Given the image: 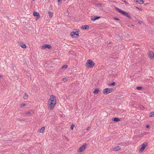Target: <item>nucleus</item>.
Segmentation results:
<instances>
[{"instance_id":"1","label":"nucleus","mask_w":154,"mask_h":154,"mask_svg":"<svg viewBox=\"0 0 154 154\" xmlns=\"http://www.w3.org/2000/svg\"><path fill=\"white\" fill-rule=\"evenodd\" d=\"M115 9L116 11H117L118 12L122 14L123 15L128 17L129 19L131 18V17H130V16L129 15V14H128L127 12L125 11H124L123 10H122L117 7H116L115 8Z\"/></svg>"},{"instance_id":"2","label":"nucleus","mask_w":154,"mask_h":154,"mask_svg":"<svg viewBox=\"0 0 154 154\" xmlns=\"http://www.w3.org/2000/svg\"><path fill=\"white\" fill-rule=\"evenodd\" d=\"M94 65V63L91 60H88L87 62L86 63V66L87 67L92 68Z\"/></svg>"},{"instance_id":"3","label":"nucleus","mask_w":154,"mask_h":154,"mask_svg":"<svg viewBox=\"0 0 154 154\" xmlns=\"http://www.w3.org/2000/svg\"><path fill=\"white\" fill-rule=\"evenodd\" d=\"M74 30H75V29ZM76 31L75 32H71L70 35L72 37L77 38L79 37V31L78 29H75Z\"/></svg>"},{"instance_id":"4","label":"nucleus","mask_w":154,"mask_h":154,"mask_svg":"<svg viewBox=\"0 0 154 154\" xmlns=\"http://www.w3.org/2000/svg\"><path fill=\"white\" fill-rule=\"evenodd\" d=\"M114 91L113 88H106L103 91V93L104 94H107Z\"/></svg>"},{"instance_id":"5","label":"nucleus","mask_w":154,"mask_h":154,"mask_svg":"<svg viewBox=\"0 0 154 154\" xmlns=\"http://www.w3.org/2000/svg\"><path fill=\"white\" fill-rule=\"evenodd\" d=\"M49 102H52L53 103H56V97L53 95H51L50 97V99L48 100Z\"/></svg>"},{"instance_id":"6","label":"nucleus","mask_w":154,"mask_h":154,"mask_svg":"<svg viewBox=\"0 0 154 154\" xmlns=\"http://www.w3.org/2000/svg\"><path fill=\"white\" fill-rule=\"evenodd\" d=\"M87 144L86 143H84L79 148L78 152H83L87 148Z\"/></svg>"},{"instance_id":"7","label":"nucleus","mask_w":154,"mask_h":154,"mask_svg":"<svg viewBox=\"0 0 154 154\" xmlns=\"http://www.w3.org/2000/svg\"><path fill=\"white\" fill-rule=\"evenodd\" d=\"M56 103H53L52 102H48V108L50 110H52L53 109Z\"/></svg>"},{"instance_id":"8","label":"nucleus","mask_w":154,"mask_h":154,"mask_svg":"<svg viewBox=\"0 0 154 154\" xmlns=\"http://www.w3.org/2000/svg\"><path fill=\"white\" fill-rule=\"evenodd\" d=\"M147 146V144L146 143L145 144H143L141 145V147L140 149V152H142L144 149H145V148Z\"/></svg>"},{"instance_id":"9","label":"nucleus","mask_w":154,"mask_h":154,"mask_svg":"<svg viewBox=\"0 0 154 154\" xmlns=\"http://www.w3.org/2000/svg\"><path fill=\"white\" fill-rule=\"evenodd\" d=\"M46 48L50 49L51 48V46L49 44H45L42 46V49H45Z\"/></svg>"},{"instance_id":"10","label":"nucleus","mask_w":154,"mask_h":154,"mask_svg":"<svg viewBox=\"0 0 154 154\" xmlns=\"http://www.w3.org/2000/svg\"><path fill=\"white\" fill-rule=\"evenodd\" d=\"M100 18V17L97 16H91V20L93 21H94L97 20H98Z\"/></svg>"},{"instance_id":"11","label":"nucleus","mask_w":154,"mask_h":154,"mask_svg":"<svg viewBox=\"0 0 154 154\" xmlns=\"http://www.w3.org/2000/svg\"><path fill=\"white\" fill-rule=\"evenodd\" d=\"M149 57L151 59L154 58V54L152 51H150L148 54Z\"/></svg>"},{"instance_id":"12","label":"nucleus","mask_w":154,"mask_h":154,"mask_svg":"<svg viewBox=\"0 0 154 154\" xmlns=\"http://www.w3.org/2000/svg\"><path fill=\"white\" fill-rule=\"evenodd\" d=\"M33 15L34 16H37V19H38L40 17V15L39 13L35 11L33 12Z\"/></svg>"},{"instance_id":"13","label":"nucleus","mask_w":154,"mask_h":154,"mask_svg":"<svg viewBox=\"0 0 154 154\" xmlns=\"http://www.w3.org/2000/svg\"><path fill=\"white\" fill-rule=\"evenodd\" d=\"M89 26L87 25H83L82 26L81 28L83 29H87L89 28Z\"/></svg>"},{"instance_id":"14","label":"nucleus","mask_w":154,"mask_h":154,"mask_svg":"<svg viewBox=\"0 0 154 154\" xmlns=\"http://www.w3.org/2000/svg\"><path fill=\"white\" fill-rule=\"evenodd\" d=\"M112 120L114 122H117L120 121V119L115 117L113 118H112Z\"/></svg>"},{"instance_id":"15","label":"nucleus","mask_w":154,"mask_h":154,"mask_svg":"<svg viewBox=\"0 0 154 154\" xmlns=\"http://www.w3.org/2000/svg\"><path fill=\"white\" fill-rule=\"evenodd\" d=\"M135 2H138L140 4H143L144 1L143 0H134Z\"/></svg>"},{"instance_id":"16","label":"nucleus","mask_w":154,"mask_h":154,"mask_svg":"<svg viewBox=\"0 0 154 154\" xmlns=\"http://www.w3.org/2000/svg\"><path fill=\"white\" fill-rule=\"evenodd\" d=\"M25 113L26 114L30 116V115H32L33 113V112L32 111H26Z\"/></svg>"},{"instance_id":"17","label":"nucleus","mask_w":154,"mask_h":154,"mask_svg":"<svg viewBox=\"0 0 154 154\" xmlns=\"http://www.w3.org/2000/svg\"><path fill=\"white\" fill-rule=\"evenodd\" d=\"M20 46L22 48H26L27 47L25 44L21 43L20 45Z\"/></svg>"},{"instance_id":"18","label":"nucleus","mask_w":154,"mask_h":154,"mask_svg":"<svg viewBox=\"0 0 154 154\" xmlns=\"http://www.w3.org/2000/svg\"><path fill=\"white\" fill-rule=\"evenodd\" d=\"M99 89L98 88H96L94 91L93 92L94 93V94H97L99 92Z\"/></svg>"},{"instance_id":"19","label":"nucleus","mask_w":154,"mask_h":154,"mask_svg":"<svg viewBox=\"0 0 154 154\" xmlns=\"http://www.w3.org/2000/svg\"><path fill=\"white\" fill-rule=\"evenodd\" d=\"M45 129V127H42L39 130V132L40 133H42L44 131Z\"/></svg>"},{"instance_id":"20","label":"nucleus","mask_w":154,"mask_h":154,"mask_svg":"<svg viewBox=\"0 0 154 154\" xmlns=\"http://www.w3.org/2000/svg\"><path fill=\"white\" fill-rule=\"evenodd\" d=\"M121 148L119 146H117L115 147L114 150L115 151H118Z\"/></svg>"},{"instance_id":"21","label":"nucleus","mask_w":154,"mask_h":154,"mask_svg":"<svg viewBox=\"0 0 154 154\" xmlns=\"http://www.w3.org/2000/svg\"><path fill=\"white\" fill-rule=\"evenodd\" d=\"M48 13H49V15L50 17L51 18V17H52L53 16V13L52 12H51L50 11H49L48 12Z\"/></svg>"},{"instance_id":"22","label":"nucleus","mask_w":154,"mask_h":154,"mask_svg":"<svg viewBox=\"0 0 154 154\" xmlns=\"http://www.w3.org/2000/svg\"><path fill=\"white\" fill-rule=\"evenodd\" d=\"M149 116L150 117L154 116V112H150Z\"/></svg>"},{"instance_id":"23","label":"nucleus","mask_w":154,"mask_h":154,"mask_svg":"<svg viewBox=\"0 0 154 154\" xmlns=\"http://www.w3.org/2000/svg\"><path fill=\"white\" fill-rule=\"evenodd\" d=\"M143 88V87H136V89L138 90H141Z\"/></svg>"},{"instance_id":"24","label":"nucleus","mask_w":154,"mask_h":154,"mask_svg":"<svg viewBox=\"0 0 154 154\" xmlns=\"http://www.w3.org/2000/svg\"><path fill=\"white\" fill-rule=\"evenodd\" d=\"M28 94L26 93H25L24 94V96L23 97L24 98V99H26L28 97Z\"/></svg>"},{"instance_id":"25","label":"nucleus","mask_w":154,"mask_h":154,"mask_svg":"<svg viewBox=\"0 0 154 154\" xmlns=\"http://www.w3.org/2000/svg\"><path fill=\"white\" fill-rule=\"evenodd\" d=\"M115 85V83L114 82H113L109 84V85H111V86H114Z\"/></svg>"},{"instance_id":"26","label":"nucleus","mask_w":154,"mask_h":154,"mask_svg":"<svg viewBox=\"0 0 154 154\" xmlns=\"http://www.w3.org/2000/svg\"><path fill=\"white\" fill-rule=\"evenodd\" d=\"M67 65H64L62 67V68L63 69H66L67 68Z\"/></svg>"},{"instance_id":"27","label":"nucleus","mask_w":154,"mask_h":154,"mask_svg":"<svg viewBox=\"0 0 154 154\" xmlns=\"http://www.w3.org/2000/svg\"><path fill=\"white\" fill-rule=\"evenodd\" d=\"M25 105H26V104L25 103H23L21 104V105L20 106V107H22L24 106H25Z\"/></svg>"},{"instance_id":"28","label":"nucleus","mask_w":154,"mask_h":154,"mask_svg":"<svg viewBox=\"0 0 154 154\" xmlns=\"http://www.w3.org/2000/svg\"><path fill=\"white\" fill-rule=\"evenodd\" d=\"M74 127V125H71L70 127V129L72 130Z\"/></svg>"},{"instance_id":"29","label":"nucleus","mask_w":154,"mask_h":154,"mask_svg":"<svg viewBox=\"0 0 154 154\" xmlns=\"http://www.w3.org/2000/svg\"><path fill=\"white\" fill-rule=\"evenodd\" d=\"M67 78H64L63 79V80L64 82H65L67 80Z\"/></svg>"},{"instance_id":"30","label":"nucleus","mask_w":154,"mask_h":154,"mask_svg":"<svg viewBox=\"0 0 154 154\" xmlns=\"http://www.w3.org/2000/svg\"><path fill=\"white\" fill-rule=\"evenodd\" d=\"M137 21L138 22V23L139 24H142V21H140L139 20H137Z\"/></svg>"},{"instance_id":"31","label":"nucleus","mask_w":154,"mask_h":154,"mask_svg":"<svg viewBox=\"0 0 154 154\" xmlns=\"http://www.w3.org/2000/svg\"><path fill=\"white\" fill-rule=\"evenodd\" d=\"M136 8L137 9H138L139 10H142V9H141V8H139V7H136Z\"/></svg>"},{"instance_id":"32","label":"nucleus","mask_w":154,"mask_h":154,"mask_svg":"<svg viewBox=\"0 0 154 154\" xmlns=\"http://www.w3.org/2000/svg\"><path fill=\"white\" fill-rule=\"evenodd\" d=\"M146 127L147 128H149L150 127V126L149 125H146Z\"/></svg>"},{"instance_id":"33","label":"nucleus","mask_w":154,"mask_h":154,"mask_svg":"<svg viewBox=\"0 0 154 154\" xmlns=\"http://www.w3.org/2000/svg\"><path fill=\"white\" fill-rule=\"evenodd\" d=\"M114 19L116 20H119V19L118 18H117L115 17V18H114Z\"/></svg>"},{"instance_id":"34","label":"nucleus","mask_w":154,"mask_h":154,"mask_svg":"<svg viewBox=\"0 0 154 154\" xmlns=\"http://www.w3.org/2000/svg\"><path fill=\"white\" fill-rule=\"evenodd\" d=\"M90 127H88L87 128L86 130H87V131H88L89 130H90Z\"/></svg>"},{"instance_id":"35","label":"nucleus","mask_w":154,"mask_h":154,"mask_svg":"<svg viewBox=\"0 0 154 154\" xmlns=\"http://www.w3.org/2000/svg\"><path fill=\"white\" fill-rule=\"evenodd\" d=\"M124 2H125V3H126L127 2H126V1L125 0H124Z\"/></svg>"},{"instance_id":"36","label":"nucleus","mask_w":154,"mask_h":154,"mask_svg":"<svg viewBox=\"0 0 154 154\" xmlns=\"http://www.w3.org/2000/svg\"><path fill=\"white\" fill-rule=\"evenodd\" d=\"M2 77V75H0V78H1Z\"/></svg>"},{"instance_id":"37","label":"nucleus","mask_w":154,"mask_h":154,"mask_svg":"<svg viewBox=\"0 0 154 154\" xmlns=\"http://www.w3.org/2000/svg\"><path fill=\"white\" fill-rule=\"evenodd\" d=\"M111 42H109L108 43L109 44H111Z\"/></svg>"},{"instance_id":"38","label":"nucleus","mask_w":154,"mask_h":154,"mask_svg":"<svg viewBox=\"0 0 154 154\" xmlns=\"http://www.w3.org/2000/svg\"><path fill=\"white\" fill-rule=\"evenodd\" d=\"M12 67H13V69L14 68V66H12Z\"/></svg>"},{"instance_id":"39","label":"nucleus","mask_w":154,"mask_h":154,"mask_svg":"<svg viewBox=\"0 0 154 154\" xmlns=\"http://www.w3.org/2000/svg\"><path fill=\"white\" fill-rule=\"evenodd\" d=\"M50 0H49V1H50Z\"/></svg>"}]
</instances>
